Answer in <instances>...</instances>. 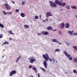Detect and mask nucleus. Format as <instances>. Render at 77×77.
<instances>
[{"label":"nucleus","instance_id":"nucleus-1","mask_svg":"<svg viewBox=\"0 0 77 77\" xmlns=\"http://www.w3.org/2000/svg\"><path fill=\"white\" fill-rule=\"evenodd\" d=\"M54 3L52 1L50 2V5L52 8H55L56 7L57 5L56 4L58 5H60V6H61L62 7H63V6H65L66 5V3H65L62 2L57 0H55Z\"/></svg>","mask_w":77,"mask_h":77},{"label":"nucleus","instance_id":"nucleus-2","mask_svg":"<svg viewBox=\"0 0 77 77\" xmlns=\"http://www.w3.org/2000/svg\"><path fill=\"white\" fill-rule=\"evenodd\" d=\"M43 57L45 59V60L43 61L44 65L45 68H48L47 66H48V65H47V61H48L49 59L50 61H52V60L50 58L48 55L47 53H46L45 54H43Z\"/></svg>","mask_w":77,"mask_h":77},{"label":"nucleus","instance_id":"nucleus-3","mask_svg":"<svg viewBox=\"0 0 77 77\" xmlns=\"http://www.w3.org/2000/svg\"><path fill=\"white\" fill-rule=\"evenodd\" d=\"M28 59L29 60V62L30 63H33V62L36 61V59L33 57H30L28 58Z\"/></svg>","mask_w":77,"mask_h":77},{"label":"nucleus","instance_id":"nucleus-4","mask_svg":"<svg viewBox=\"0 0 77 77\" xmlns=\"http://www.w3.org/2000/svg\"><path fill=\"white\" fill-rule=\"evenodd\" d=\"M64 54L67 57H68L69 59L70 60H72V57H71V56H70L69 54H68L66 51H64Z\"/></svg>","mask_w":77,"mask_h":77},{"label":"nucleus","instance_id":"nucleus-5","mask_svg":"<svg viewBox=\"0 0 77 77\" xmlns=\"http://www.w3.org/2000/svg\"><path fill=\"white\" fill-rule=\"evenodd\" d=\"M7 4H5V6L6 8L7 9V10L8 11H9V10H11V7L10 5H8V2H6Z\"/></svg>","mask_w":77,"mask_h":77},{"label":"nucleus","instance_id":"nucleus-6","mask_svg":"<svg viewBox=\"0 0 77 77\" xmlns=\"http://www.w3.org/2000/svg\"><path fill=\"white\" fill-rule=\"evenodd\" d=\"M17 73V72L15 70L12 71L10 73V76H12L13 74H15Z\"/></svg>","mask_w":77,"mask_h":77},{"label":"nucleus","instance_id":"nucleus-7","mask_svg":"<svg viewBox=\"0 0 77 77\" xmlns=\"http://www.w3.org/2000/svg\"><path fill=\"white\" fill-rule=\"evenodd\" d=\"M50 16L51 17H52V14H51V12H49L47 13L46 17H47V18H48Z\"/></svg>","mask_w":77,"mask_h":77},{"label":"nucleus","instance_id":"nucleus-8","mask_svg":"<svg viewBox=\"0 0 77 77\" xmlns=\"http://www.w3.org/2000/svg\"><path fill=\"white\" fill-rule=\"evenodd\" d=\"M47 30H53V31H56V29L53 30V28L51 26H49L47 28Z\"/></svg>","mask_w":77,"mask_h":77},{"label":"nucleus","instance_id":"nucleus-9","mask_svg":"<svg viewBox=\"0 0 77 77\" xmlns=\"http://www.w3.org/2000/svg\"><path fill=\"white\" fill-rule=\"evenodd\" d=\"M60 26L61 29H64V28L65 27V23H62L61 24Z\"/></svg>","mask_w":77,"mask_h":77},{"label":"nucleus","instance_id":"nucleus-10","mask_svg":"<svg viewBox=\"0 0 77 77\" xmlns=\"http://www.w3.org/2000/svg\"><path fill=\"white\" fill-rule=\"evenodd\" d=\"M32 69H33V70H34V71H35V72H37V69H36V67H33Z\"/></svg>","mask_w":77,"mask_h":77},{"label":"nucleus","instance_id":"nucleus-11","mask_svg":"<svg viewBox=\"0 0 77 77\" xmlns=\"http://www.w3.org/2000/svg\"><path fill=\"white\" fill-rule=\"evenodd\" d=\"M66 27L67 28L69 27V24L67 23L66 24Z\"/></svg>","mask_w":77,"mask_h":77},{"label":"nucleus","instance_id":"nucleus-12","mask_svg":"<svg viewBox=\"0 0 77 77\" xmlns=\"http://www.w3.org/2000/svg\"><path fill=\"white\" fill-rule=\"evenodd\" d=\"M73 31H68V33L71 35H72V33H73Z\"/></svg>","mask_w":77,"mask_h":77},{"label":"nucleus","instance_id":"nucleus-13","mask_svg":"<svg viewBox=\"0 0 77 77\" xmlns=\"http://www.w3.org/2000/svg\"><path fill=\"white\" fill-rule=\"evenodd\" d=\"M52 41L53 42H57V43L59 42L58 41H57V40L55 39H52Z\"/></svg>","mask_w":77,"mask_h":77},{"label":"nucleus","instance_id":"nucleus-14","mask_svg":"<svg viewBox=\"0 0 77 77\" xmlns=\"http://www.w3.org/2000/svg\"><path fill=\"white\" fill-rule=\"evenodd\" d=\"M20 15L22 17H25V14L23 13H21Z\"/></svg>","mask_w":77,"mask_h":77},{"label":"nucleus","instance_id":"nucleus-15","mask_svg":"<svg viewBox=\"0 0 77 77\" xmlns=\"http://www.w3.org/2000/svg\"><path fill=\"white\" fill-rule=\"evenodd\" d=\"M73 61L75 62V63H77V58H75L73 59Z\"/></svg>","mask_w":77,"mask_h":77},{"label":"nucleus","instance_id":"nucleus-16","mask_svg":"<svg viewBox=\"0 0 77 77\" xmlns=\"http://www.w3.org/2000/svg\"><path fill=\"white\" fill-rule=\"evenodd\" d=\"M71 8L73 9H76L77 8V7H75V6H72Z\"/></svg>","mask_w":77,"mask_h":77},{"label":"nucleus","instance_id":"nucleus-17","mask_svg":"<svg viewBox=\"0 0 77 77\" xmlns=\"http://www.w3.org/2000/svg\"><path fill=\"white\" fill-rule=\"evenodd\" d=\"M49 34V33L47 31H45V35H48Z\"/></svg>","mask_w":77,"mask_h":77},{"label":"nucleus","instance_id":"nucleus-18","mask_svg":"<svg viewBox=\"0 0 77 77\" xmlns=\"http://www.w3.org/2000/svg\"><path fill=\"white\" fill-rule=\"evenodd\" d=\"M0 27L3 28L4 27V26H3V24H2L1 23H0Z\"/></svg>","mask_w":77,"mask_h":77},{"label":"nucleus","instance_id":"nucleus-19","mask_svg":"<svg viewBox=\"0 0 77 77\" xmlns=\"http://www.w3.org/2000/svg\"><path fill=\"white\" fill-rule=\"evenodd\" d=\"M9 32L10 34H12V35H14L13 33H12V30H9Z\"/></svg>","mask_w":77,"mask_h":77},{"label":"nucleus","instance_id":"nucleus-20","mask_svg":"<svg viewBox=\"0 0 77 77\" xmlns=\"http://www.w3.org/2000/svg\"><path fill=\"white\" fill-rule=\"evenodd\" d=\"M24 27H25V28H29V26L27 25H24Z\"/></svg>","mask_w":77,"mask_h":77},{"label":"nucleus","instance_id":"nucleus-21","mask_svg":"<svg viewBox=\"0 0 77 77\" xmlns=\"http://www.w3.org/2000/svg\"><path fill=\"white\" fill-rule=\"evenodd\" d=\"M73 48H74V49H75V50H76V51H77V46H73Z\"/></svg>","mask_w":77,"mask_h":77},{"label":"nucleus","instance_id":"nucleus-22","mask_svg":"<svg viewBox=\"0 0 77 77\" xmlns=\"http://www.w3.org/2000/svg\"><path fill=\"white\" fill-rule=\"evenodd\" d=\"M41 69H42V71H43L44 72H45V71H46V70H45V69H44V68H41Z\"/></svg>","mask_w":77,"mask_h":77},{"label":"nucleus","instance_id":"nucleus-23","mask_svg":"<svg viewBox=\"0 0 77 77\" xmlns=\"http://www.w3.org/2000/svg\"><path fill=\"white\" fill-rule=\"evenodd\" d=\"M39 18V17L38 16H35V19H38Z\"/></svg>","mask_w":77,"mask_h":77},{"label":"nucleus","instance_id":"nucleus-24","mask_svg":"<svg viewBox=\"0 0 77 77\" xmlns=\"http://www.w3.org/2000/svg\"><path fill=\"white\" fill-rule=\"evenodd\" d=\"M56 51H58V52H60V51L59 49H56L55 51V52H56Z\"/></svg>","mask_w":77,"mask_h":77},{"label":"nucleus","instance_id":"nucleus-25","mask_svg":"<svg viewBox=\"0 0 77 77\" xmlns=\"http://www.w3.org/2000/svg\"><path fill=\"white\" fill-rule=\"evenodd\" d=\"M66 9H69V5H67L66 6Z\"/></svg>","mask_w":77,"mask_h":77},{"label":"nucleus","instance_id":"nucleus-26","mask_svg":"<svg viewBox=\"0 0 77 77\" xmlns=\"http://www.w3.org/2000/svg\"><path fill=\"white\" fill-rule=\"evenodd\" d=\"M41 33L42 35H45V31H43Z\"/></svg>","mask_w":77,"mask_h":77},{"label":"nucleus","instance_id":"nucleus-27","mask_svg":"<svg viewBox=\"0 0 77 77\" xmlns=\"http://www.w3.org/2000/svg\"><path fill=\"white\" fill-rule=\"evenodd\" d=\"M9 44V42H5L4 43V44Z\"/></svg>","mask_w":77,"mask_h":77},{"label":"nucleus","instance_id":"nucleus-28","mask_svg":"<svg viewBox=\"0 0 77 77\" xmlns=\"http://www.w3.org/2000/svg\"><path fill=\"white\" fill-rule=\"evenodd\" d=\"M58 34L60 35H62V32H61V31H59L58 32Z\"/></svg>","mask_w":77,"mask_h":77},{"label":"nucleus","instance_id":"nucleus-29","mask_svg":"<svg viewBox=\"0 0 77 77\" xmlns=\"http://www.w3.org/2000/svg\"><path fill=\"white\" fill-rule=\"evenodd\" d=\"M3 37V35L2 34H0V38H2Z\"/></svg>","mask_w":77,"mask_h":77},{"label":"nucleus","instance_id":"nucleus-30","mask_svg":"<svg viewBox=\"0 0 77 77\" xmlns=\"http://www.w3.org/2000/svg\"><path fill=\"white\" fill-rule=\"evenodd\" d=\"M76 72H77V71L75 69L74 70H73V72H74V73H75V72L76 73Z\"/></svg>","mask_w":77,"mask_h":77},{"label":"nucleus","instance_id":"nucleus-31","mask_svg":"<svg viewBox=\"0 0 77 77\" xmlns=\"http://www.w3.org/2000/svg\"><path fill=\"white\" fill-rule=\"evenodd\" d=\"M20 58H21V56H19V57L17 58V60H18Z\"/></svg>","mask_w":77,"mask_h":77},{"label":"nucleus","instance_id":"nucleus-32","mask_svg":"<svg viewBox=\"0 0 77 77\" xmlns=\"http://www.w3.org/2000/svg\"><path fill=\"white\" fill-rule=\"evenodd\" d=\"M2 12L4 14V15H6L7 14L6 13V12H5V11H2Z\"/></svg>","mask_w":77,"mask_h":77},{"label":"nucleus","instance_id":"nucleus-33","mask_svg":"<svg viewBox=\"0 0 77 77\" xmlns=\"http://www.w3.org/2000/svg\"><path fill=\"white\" fill-rule=\"evenodd\" d=\"M16 11L17 12H19V10L16 9Z\"/></svg>","mask_w":77,"mask_h":77},{"label":"nucleus","instance_id":"nucleus-34","mask_svg":"<svg viewBox=\"0 0 77 77\" xmlns=\"http://www.w3.org/2000/svg\"><path fill=\"white\" fill-rule=\"evenodd\" d=\"M29 68H32V66H29Z\"/></svg>","mask_w":77,"mask_h":77},{"label":"nucleus","instance_id":"nucleus-35","mask_svg":"<svg viewBox=\"0 0 77 77\" xmlns=\"http://www.w3.org/2000/svg\"><path fill=\"white\" fill-rule=\"evenodd\" d=\"M45 21H47V22L48 21V18H46Z\"/></svg>","mask_w":77,"mask_h":77},{"label":"nucleus","instance_id":"nucleus-36","mask_svg":"<svg viewBox=\"0 0 77 77\" xmlns=\"http://www.w3.org/2000/svg\"><path fill=\"white\" fill-rule=\"evenodd\" d=\"M24 3H25V2H22V4L24 5Z\"/></svg>","mask_w":77,"mask_h":77},{"label":"nucleus","instance_id":"nucleus-37","mask_svg":"<svg viewBox=\"0 0 77 77\" xmlns=\"http://www.w3.org/2000/svg\"><path fill=\"white\" fill-rule=\"evenodd\" d=\"M38 77H40V74H39V73H38Z\"/></svg>","mask_w":77,"mask_h":77},{"label":"nucleus","instance_id":"nucleus-38","mask_svg":"<svg viewBox=\"0 0 77 77\" xmlns=\"http://www.w3.org/2000/svg\"><path fill=\"white\" fill-rule=\"evenodd\" d=\"M67 45H70V44H69L68 43H67Z\"/></svg>","mask_w":77,"mask_h":77},{"label":"nucleus","instance_id":"nucleus-39","mask_svg":"<svg viewBox=\"0 0 77 77\" xmlns=\"http://www.w3.org/2000/svg\"><path fill=\"white\" fill-rule=\"evenodd\" d=\"M9 40H10V41H12V39L11 38H9Z\"/></svg>","mask_w":77,"mask_h":77},{"label":"nucleus","instance_id":"nucleus-40","mask_svg":"<svg viewBox=\"0 0 77 77\" xmlns=\"http://www.w3.org/2000/svg\"><path fill=\"white\" fill-rule=\"evenodd\" d=\"M39 17L40 18H42V16H41V15L39 16Z\"/></svg>","mask_w":77,"mask_h":77},{"label":"nucleus","instance_id":"nucleus-41","mask_svg":"<svg viewBox=\"0 0 77 77\" xmlns=\"http://www.w3.org/2000/svg\"><path fill=\"white\" fill-rule=\"evenodd\" d=\"M12 3H13V4H14V3H15V2H13L12 1H11Z\"/></svg>","mask_w":77,"mask_h":77},{"label":"nucleus","instance_id":"nucleus-42","mask_svg":"<svg viewBox=\"0 0 77 77\" xmlns=\"http://www.w3.org/2000/svg\"><path fill=\"white\" fill-rule=\"evenodd\" d=\"M38 35H41V34H39V33H38Z\"/></svg>","mask_w":77,"mask_h":77},{"label":"nucleus","instance_id":"nucleus-43","mask_svg":"<svg viewBox=\"0 0 77 77\" xmlns=\"http://www.w3.org/2000/svg\"><path fill=\"white\" fill-rule=\"evenodd\" d=\"M16 62H18V60L17 59V60H16Z\"/></svg>","mask_w":77,"mask_h":77},{"label":"nucleus","instance_id":"nucleus-44","mask_svg":"<svg viewBox=\"0 0 77 77\" xmlns=\"http://www.w3.org/2000/svg\"><path fill=\"white\" fill-rule=\"evenodd\" d=\"M59 44L60 45H62V43H61L59 42Z\"/></svg>","mask_w":77,"mask_h":77},{"label":"nucleus","instance_id":"nucleus-45","mask_svg":"<svg viewBox=\"0 0 77 77\" xmlns=\"http://www.w3.org/2000/svg\"><path fill=\"white\" fill-rule=\"evenodd\" d=\"M43 22H44V23H45V21H44V20H43Z\"/></svg>","mask_w":77,"mask_h":77},{"label":"nucleus","instance_id":"nucleus-46","mask_svg":"<svg viewBox=\"0 0 77 77\" xmlns=\"http://www.w3.org/2000/svg\"><path fill=\"white\" fill-rule=\"evenodd\" d=\"M10 14H12V12H10Z\"/></svg>","mask_w":77,"mask_h":77},{"label":"nucleus","instance_id":"nucleus-47","mask_svg":"<svg viewBox=\"0 0 77 77\" xmlns=\"http://www.w3.org/2000/svg\"><path fill=\"white\" fill-rule=\"evenodd\" d=\"M7 13L8 14H9V12H8Z\"/></svg>","mask_w":77,"mask_h":77},{"label":"nucleus","instance_id":"nucleus-48","mask_svg":"<svg viewBox=\"0 0 77 77\" xmlns=\"http://www.w3.org/2000/svg\"><path fill=\"white\" fill-rule=\"evenodd\" d=\"M4 44H4V43H3V44H2V46H3V45H4Z\"/></svg>","mask_w":77,"mask_h":77},{"label":"nucleus","instance_id":"nucleus-49","mask_svg":"<svg viewBox=\"0 0 77 77\" xmlns=\"http://www.w3.org/2000/svg\"><path fill=\"white\" fill-rule=\"evenodd\" d=\"M60 0L61 2H62V1H63V0Z\"/></svg>","mask_w":77,"mask_h":77},{"label":"nucleus","instance_id":"nucleus-50","mask_svg":"<svg viewBox=\"0 0 77 77\" xmlns=\"http://www.w3.org/2000/svg\"><path fill=\"white\" fill-rule=\"evenodd\" d=\"M2 57L3 58L4 57V56H2Z\"/></svg>","mask_w":77,"mask_h":77},{"label":"nucleus","instance_id":"nucleus-51","mask_svg":"<svg viewBox=\"0 0 77 77\" xmlns=\"http://www.w3.org/2000/svg\"><path fill=\"white\" fill-rule=\"evenodd\" d=\"M53 61L54 62V61H55V60H54Z\"/></svg>","mask_w":77,"mask_h":77},{"label":"nucleus","instance_id":"nucleus-52","mask_svg":"<svg viewBox=\"0 0 77 77\" xmlns=\"http://www.w3.org/2000/svg\"><path fill=\"white\" fill-rule=\"evenodd\" d=\"M76 74H77V72H76Z\"/></svg>","mask_w":77,"mask_h":77},{"label":"nucleus","instance_id":"nucleus-53","mask_svg":"<svg viewBox=\"0 0 77 77\" xmlns=\"http://www.w3.org/2000/svg\"><path fill=\"white\" fill-rule=\"evenodd\" d=\"M30 22H32V21H31Z\"/></svg>","mask_w":77,"mask_h":77}]
</instances>
